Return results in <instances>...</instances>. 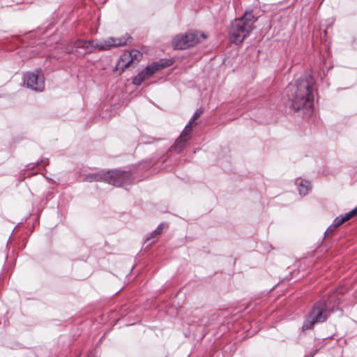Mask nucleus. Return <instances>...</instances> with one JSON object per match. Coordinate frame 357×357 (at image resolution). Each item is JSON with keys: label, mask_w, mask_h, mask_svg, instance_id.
<instances>
[{"label": "nucleus", "mask_w": 357, "mask_h": 357, "mask_svg": "<svg viewBox=\"0 0 357 357\" xmlns=\"http://www.w3.org/2000/svg\"><path fill=\"white\" fill-rule=\"evenodd\" d=\"M315 79L312 75L305 74L298 79L294 84L286 88V94L289 102V107L296 112L310 116L313 112L314 85Z\"/></svg>", "instance_id": "1"}, {"label": "nucleus", "mask_w": 357, "mask_h": 357, "mask_svg": "<svg viewBox=\"0 0 357 357\" xmlns=\"http://www.w3.org/2000/svg\"><path fill=\"white\" fill-rule=\"evenodd\" d=\"M256 21L252 11H245L242 17L235 19L231 24L229 32L231 41L236 44L241 43L250 33Z\"/></svg>", "instance_id": "2"}, {"label": "nucleus", "mask_w": 357, "mask_h": 357, "mask_svg": "<svg viewBox=\"0 0 357 357\" xmlns=\"http://www.w3.org/2000/svg\"><path fill=\"white\" fill-rule=\"evenodd\" d=\"M331 313V310L328 307L324 300L321 299L316 302L303 321V330L312 329L316 324L326 321L330 317Z\"/></svg>", "instance_id": "3"}, {"label": "nucleus", "mask_w": 357, "mask_h": 357, "mask_svg": "<svg viewBox=\"0 0 357 357\" xmlns=\"http://www.w3.org/2000/svg\"><path fill=\"white\" fill-rule=\"evenodd\" d=\"M205 39L206 36L204 33L189 31L185 34L176 36L172 41V46L176 50H186L200 43V38Z\"/></svg>", "instance_id": "4"}, {"label": "nucleus", "mask_w": 357, "mask_h": 357, "mask_svg": "<svg viewBox=\"0 0 357 357\" xmlns=\"http://www.w3.org/2000/svg\"><path fill=\"white\" fill-rule=\"evenodd\" d=\"M130 177V174L120 170H109L102 172V181L115 186H121L126 183Z\"/></svg>", "instance_id": "5"}, {"label": "nucleus", "mask_w": 357, "mask_h": 357, "mask_svg": "<svg viewBox=\"0 0 357 357\" xmlns=\"http://www.w3.org/2000/svg\"><path fill=\"white\" fill-rule=\"evenodd\" d=\"M24 80L27 87L33 91H42L45 88V78L40 69L26 73L24 76Z\"/></svg>", "instance_id": "6"}, {"label": "nucleus", "mask_w": 357, "mask_h": 357, "mask_svg": "<svg viewBox=\"0 0 357 357\" xmlns=\"http://www.w3.org/2000/svg\"><path fill=\"white\" fill-rule=\"evenodd\" d=\"M157 71H158V68H157L155 63H153L151 66L146 67L134 77L132 79L133 84L136 86L141 85L144 80L150 78Z\"/></svg>", "instance_id": "7"}, {"label": "nucleus", "mask_w": 357, "mask_h": 357, "mask_svg": "<svg viewBox=\"0 0 357 357\" xmlns=\"http://www.w3.org/2000/svg\"><path fill=\"white\" fill-rule=\"evenodd\" d=\"M190 137L191 135L185 133V131H182L180 136L176 139L174 144L171 147L172 150L176 153H181L185 148Z\"/></svg>", "instance_id": "8"}, {"label": "nucleus", "mask_w": 357, "mask_h": 357, "mask_svg": "<svg viewBox=\"0 0 357 357\" xmlns=\"http://www.w3.org/2000/svg\"><path fill=\"white\" fill-rule=\"evenodd\" d=\"M91 43L90 40H77L75 42L74 47H73L75 50H73L70 51L69 52H77L78 49H82V50H84L83 54H91V53H92V47H91Z\"/></svg>", "instance_id": "9"}, {"label": "nucleus", "mask_w": 357, "mask_h": 357, "mask_svg": "<svg viewBox=\"0 0 357 357\" xmlns=\"http://www.w3.org/2000/svg\"><path fill=\"white\" fill-rule=\"evenodd\" d=\"M129 57L130 56L123 54L119 59L114 71H119L121 75L132 63V59L128 60Z\"/></svg>", "instance_id": "10"}, {"label": "nucleus", "mask_w": 357, "mask_h": 357, "mask_svg": "<svg viewBox=\"0 0 357 357\" xmlns=\"http://www.w3.org/2000/svg\"><path fill=\"white\" fill-rule=\"evenodd\" d=\"M113 40H114L112 43L113 47H118L126 46L128 44H130L132 40V38L130 35L126 34L119 38H114L113 37Z\"/></svg>", "instance_id": "11"}, {"label": "nucleus", "mask_w": 357, "mask_h": 357, "mask_svg": "<svg viewBox=\"0 0 357 357\" xmlns=\"http://www.w3.org/2000/svg\"><path fill=\"white\" fill-rule=\"evenodd\" d=\"M124 54L130 56L128 60L132 59V63H138L142 58V53L137 50H132L129 53H124Z\"/></svg>", "instance_id": "12"}, {"label": "nucleus", "mask_w": 357, "mask_h": 357, "mask_svg": "<svg viewBox=\"0 0 357 357\" xmlns=\"http://www.w3.org/2000/svg\"><path fill=\"white\" fill-rule=\"evenodd\" d=\"M113 37H109L107 39L100 40V51H107L113 48Z\"/></svg>", "instance_id": "13"}, {"label": "nucleus", "mask_w": 357, "mask_h": 357, "mask_svg": "<svg viewBox=\"0 0 357 357\" xmlns=\"http://www.w3.org/2000/svg\"><path fill=\"white\" fill-rule=\"evenodd\" d=\"M310 189V183L308 181L303 180L298 185V192L301 195H306Z\"/></svg>", "instance_id": "14"}, {"label": "nucleus", "mask_w": 357, "mask_h": 357, "mask_svg": "<svg viewBox=\"0 0 357 357\" xmlns=\"http://www.w3.org/2000/svg\"><path fill=\"white\" fill-rule=\"evenodd\" d=\"M157 68H158V71L165 68L167 67L171 66L174 63V60L172 59H160L159 61L154 62Z\"/></svg>", "instance_id": "15"}, {"label": "nucleus", "mask_w": 357, "mask_h": 357, "mask_svg": "<svg viewBox=\"0 0 357 357\" xmlns=\"http://www.w3.org/2000/svg\"><path fill=\"white\" fill-rule=\"evenodd\" d=\"M349 220L348 218H347V215H344L343 216H338L335 218L333 222V227H338L339 226L342 225L343 223Z\"/></svg>", "instance_id": "16"}, {"label": "nucleus", "mask_w": 357, "mask_h": 357, "mask_svg": "<svg viewBox=\"0 0 357 357\" xmlns=\"http://www.w3.org/2000/svg\"><path fill=\"white\" fill-rule=\"evenodd\" d=\"M86 179L90 182L102 181V172L87 175Z\"/></svg>", "instance_id": "17"}, {"label": "nucleus", "mask_w": 357, "mask_h": 357, "mask_svg": "<svg viewBox=\"0 0 357 357\" xmlns=\"http://www.w3.org/2000/svg\"><path fill=\"white\" fill-rule=\"evenodd\" d=\"M196 120H192V117L189 121L188 123L185 126L183 131H185V133L191 135V129L190 127L192 126H197V123L195 122Z\"/></svg>", "instance_id": "18"}, {"label": "nucleus", "mask_w": 357, "mask_h": 357, "mask_svg": "<svg viewBox=\"0 0 357 357\" xmlns=\"http://www.w3.org/2000/svg\"><path fill=\"white\" fill-rule=\"evenodd\" d=\"M168 227V225L165 222H162L160 223L158 227L155 229V233H157L158 235H160L162 231H163V229L165 228H167Z\"/></svg>", "instance_id": "19"}, {"label": "nucleus", "mask_w": 357, "mask_h": 357, "mask_svg": "<svg viewBox=\"0 0 357 357\" xmlns=\"http://www.w3.org/2000/svg\"><path fill=\"white\" fill-rule=\"evenodd\" d=\"M91 40V47H92V52H94L95 50H98L100 51V40Z\"/></svg>", "instance_id": "20"}, {"label": "nucleus", "mask_w": 357, "mask_h": 357, "mask_svg": "<svg viewBox=\"0 0 357 357\" xmlns=\"http://www.w3.org/2000/svg\"><path fill=\"white\" fill-rule=\"evenodd\" d=\"M336 227H333V224L331 225L326 229V231H325L324 234L325 236H331V235H333V234L334 233V231L336 230Z\"/></svg>", "instance_id": "21"}, {"label": "nucleus", "mask_w": 357, "mask_h": 357, "mask_svg": "<svg viewBox=\"0 0 357 357\" xmlns=\"http://www.w3.org/2000/svg\"><path fill=\"white\" fill-rule=\"evenodd\" d=\"M202 114H203V110L202 108L197 109V111L195 112V114L192 116V120H197V119H199L201 116V115Z\"/></svg>", "instance_id": "22"}, {"label": "nucleus", "mask_w": 357, "mask_h": 357, "mask_svg": "<svg viewBox=\"0 0 357 357\" xmlns=\"http://www.w3.org/2000/svg\"><path fill=\"white\" fill-rule=\"evenodd\" d=\"M347 215V218H348L349 220H350L351 218L357 215V206L352 209L351 211L345 214Z\"/></svg>", "instance_id": "23"}, {"label": "nucleus", "mask_w": 357, "mask_h": 357, "mask_svg": "<svg viewBox=\"0 0 357 357\" xmlns=\"http://www.w3.org/2000/svg\"><path fill=\"white\" fill-rule=\"evenodd\" d=\"M158 236H159V235L157 233H155V230H154L150 234V235L148 237H146V238L145 239V242L149 243L151 238H155Z\"/></svg>", "instance_id": "24"}, {"label": "nucleus", "mask_w": 357, "mask_h": 357, "mask_svg": "<svg viewBox=\"0 0 357 357\" xmlns=\"http://www.w3.org/2000/svg\"><path fill=\"white\" fill-rule=\"evenodd\" d=\"M48 164H49L48 158H44V159L41 160V161L40 162H38L36 164V166L41 165L43 167H45Z\"/></svg>", "instance_id": "25"}, {"label": "nucleus", "mask_w": 357, "mask_h": 357, "mask_svg": "<svg viewBox=\"0 0 357 357\" xmlns=\"http://www.w3.org/2000/svg\"><path fill=\"white\" fill-rule=\"evenodd\" d=\"M153 243H154V241H151V242L149 243V245L152 244Z\"/></svg>", "instance_id": "26"}]
</instances>
